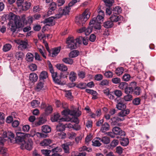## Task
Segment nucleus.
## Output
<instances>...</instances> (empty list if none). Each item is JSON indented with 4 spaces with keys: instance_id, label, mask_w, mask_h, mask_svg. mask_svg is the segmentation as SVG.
Here are the masks:
<instances>
[{
    "instance_id": "f257e3e1",
    "label": "nucleus",
    "mask_w": 156,
    "mask_h": 156,
    "mask_svg": "<svg viewBox=\"0 0 156 156\" xmlns=\"http://www.w3.org/2000/svg\"><path fill=\"white\" fill-rule=\"evenodd\" d=\"M98 15L96 18L94 17L90 22V24L93 25L94 28L96 29L99 30L101 28L100 23L103 21L104 14V12L100 9L98 10Z\"/></svg>"
},
{
    "instance_id": "f03ea898",
    "label": "nucleus",
    "mask_w": 156,
    "mask_h": 156,
    "mask_svg": "<svg viewBox=\"0 0 156 156\" xmlns=\"http://www.w3.org/2000/svg\"><path fill=\"white\" fill-rule=\"evenodd\" d=\"M90 14L89 9H86L81 15L76 17V23L79 26L83 25L90 18Z\"/></svg>"
},
{
    "instance_id": "7ed1b4c3",
    "label": "nucleus",
    "mask_w": 156,
    "mask_h": 156,
    "mask_svg": "<svg viewBox=\"0 0 156 156\" xmlns=\"http://www.w3.org/2000/svg\"><path fill=\"white\" fill-rule=\"evenodd\" d=\"M80 38L75 39L73 37H69L67 39L66 43L67 44V47L71 49H76L78 44L81 43Z\"/></svg>"
},
{
    "instance_id": "20e7f679",
    "label": "nucleus",
    "mask_w": 156,
    "mask_h": 156,
    "mask_svg": "<svg viewBox=\"0 0 156 156\" xmlns=\"http://www.w3.org/2000/svg\"><path fill=\"white\" fill-rule=\"evenodd\" d=\"M8 137V139H10L11 138H13L14 137V134L11 132H8L7 133L4 132L3 135L0 137V145H3L4 142L6 140V138Z\"/></svg>"
},
{
    "instance_id": "39448f33",
    "label": "nucleus",
    "mask_w": 156,
    "mask_h": 156,
    "mask_svg": "<svg viewBox=\"0 0 156 156\" xmlns=\"http://www.w3.org/2000/svg\"><path fill=\"white\" fill-rule=\"evenodd\" d=\"M33 142L32 140L29 139L24 141L21 144L20 147L22 149H26L28 150H30L33 148Z\"/></svg>"
},
{
    "instance_id": "423d86ee",
    "label": "nucleus",
    "mask_w": 156,
    "mask_h": 156,
    "mask_svg": "<svg viewBox=\"0 0 156 156\" xmlns=\"http://www.w3.org/2000/svg\"><path fill=\"white\" fill-rule=\"evenodd\" d=\"M51 120L53 122L58 121L59 122H69L70 119L66 117L60 118L59 114L58 113H56L51 116Z\"/></svg>"
},
{
    "instance_id": "0eeeda50",
    "label": "nucleus",
    "mask_w": 156,
    "mask_h": 156,
    "mask_svg": "<svg viewBox=\"0 0 156 156\" xmlns=\"http://www.w3.org/2000/svg\"><path fill=\"white\" fill-rule=\"evenodd\" d=\"M16 137L15 140L17 143L21 142H24V139L26 136H28L30 135L29 134H25L20 132H16Z\"/></svg>"
},
{
    "instance_id": "6e6552de",
    "label": "nucleus",
    "mask_w": 156,
    "mask_h": 156,
    "mask_svg": "<svg viewBox=\"0 0 156 156\" xmlns=\"http://www.w3.org/2000/svg\"><path fill=\"white\" fill-rule=\"evenodd\" d=\"M25 20V17L22 16L16 17V20L14 22L15 24L18 28L22 27L23 26V23Z\"/></svg>"
},
{
    "instance_id": "1a4fd4ad",
    "label": "nucleus",
    "mask_w": 156,
    "mask_h": 156,
    "mask_svg": "<svg viewBox=\"0 0 156 156\" xmlns=\"http://www.w3.org/2000/svg\"><path fill=\"white\" fill-rule=\"evenodd\" d=\"M15 41L16 43L19 44L18 48L20 50H23L27 48V43L26 42L20 40H15Z\"/></svg>"
},
{
    "instance_id": "9d476101",
    "label": "nucleus",
    "mask_w": 156,
    "mask_h": 156,
    "mask_svg": "<svg viewBox=\"0 0 156 156\" xmlns=\"http://www.w3.org/2000/svg\"><path fill=\"white\" fill-rule=\"evenodd\" d=\"M110 19L112 22H117L123 20V17L121 15L118 16L116 14H113L111 15Z\"/></svg>"
},
{
    "instance_id": "9b49d317",
    "label": "nucleus",
    "mask_w": 156,
    "mask_h": 156,
    "mask_svg": "<svg viewBox=\"0 0 156 156\" xmlns=\"http://www.w3.org/2000/svg\"><path fill=\"white\" fill-rule=\"evenodd\" d=\"M112 132L116 135H119L121 136H125V132L118 127H114L112 129Z\"/></svg>"
},
{
    "instance_id": "f8f14e48",
    "label": "nucleus",
    "mask_w": 156,
    "mask_h": 156,
    "mask_svg": "<svg viewBox=\"0 0 156 156\" xmlns=\"http://www.w3.org/2000/svg\"><path fill=\"white\" fill-rule=\"evenodd\" d=\"M44 81L39 80L37 83L35 88V90L37 91H40L44 90Z\"/></svg>"
},
{
    "instance_id": "ddd939ff",
    "label": "nucleus",
    "mask_w": 156,
    "mask_h": 156,
    "mask_svg": "<svg viewBox=\"0 0 156 156\" xmlns=\"http://www.w3.org/2000/svg\"><path fill=\"white\" fill-rule=\"evenodd\" d=\"M54 19L53 16L50 17L45 19L44 21V23L46 25L52 26L55 24Z\"/></svg>"
},
{
    "instance_id": "4468645a",
    "label": "nucleus",
    "mask_w": 156,
    "mask_h": 156,
    "mask_svg": "<svg viewBox=\"0 0 156 156\" xmlns=\"http://www.w3.org/2000/svg\"><path fill=\"white\" fill-rule=\"evenodd\" d=\"M96 139L99 140L105 144H108L110 142V139L109 137L107 136H104L101 138L97 137Z\"/></svg>"
},
{
    "instance_id": "2eb2a0df",
    "label": "nucleus",
    "mask_w": 156,
    "mask_h": 156,
    "mask_svg": "<svg viewBox=\"0 0 156 156\" xmlns=\"http://www.w3.org/2000/svg\"><path fill=\"white\" fill-rule=\"evenodd\" d=\"M56 68L62 71H66L68 69V68L66 66L63 64H57L56 65Z\"/></svg>"
},
{
    "instance_id": "dca6fc26",
    "label": "nucleus",
    "mask_w": 156,
    "mask_h": 156,
    "mask_svg": "<svg viewBox=\"0 0 156 156\" xmlns=\"http://www.w3.org/2000/svg\"><path fill=\"white\" fill-rule=\"evenodd\" d=\"M69 79L71 82L75 81L77 79V74L73 71L71 72L69 75Z\"/></svg>"
},
{
    "instance_id": "f3484780",
    "label": "nucleus",
    "mask_w": 156,
    "mask_h": 156,
    "mask_svg": "<svg viewBox=\"0 0 156 156\" xmlns=\"http://www.w3.org/2000/svg\"><path fill=\"white\" fill-rule=\"evenodd\" d=\"M121 110V111L118 114L119 116L120 117H124L126 116L129 114L130 112V111L128 109H125Z\"/></svg>"
},
{
    "instance_id": "a211bd4d",
    "label": "nucleus",
    "mask_w": 156,
    "mask_h": 156,
    "mask_svg": "<svg viewBox=\"0 0 156 156\" xmlns=\"http://www.w3.org/2000/svg\"><path fill=\"white\" fill-rule=\"evenodd\" d=\"M109 128V125L107 123L105 122L102 125L100 130L102 132L105 133L108 130Z\"/></svg>"
},
{
    "instance_id": "6ab92c4d",
    "label": "nucleus",
    "mask_w": 156,
    "mask_h": 156,
    "mask_svg": "<svg viewBox=\"0 0 156 156\" xmlns=\"http://www.w3.org/2000/svg\"><path fill=\"white\" fill-rule=\"evenodd\" d=\"M30 80L32 82H35L38 79L37 75L34 73H31L29 76Z\"/></svg>"
},
{
    "instance_id": "aec40b11",
    "label": "nucleus",
    "mask_w": 156,
    "mask_h": 156,
    "mask_svg": "<svg viewBox=\"0 0 156 156\" xmlns=\"http://www.w3.org/2000/svg\"><path fill=\"white\" fill-rule=\"evenodd\" d=\"M34 56L30 52H28L26 54L25 59L28 62H32L33 61Z\"/></svg>"
},
{
    "instance_id": "412c9836",
    "label": "nucleus",
    "mask_w": 156,
    "mask_h": 156,
    "mask_svg": "<svg viewBox=\"0 0 156 156\" xmlns=\"http://www.w3.org/2000/svg\"><path fill=\"white\" fill-rule=\"evenodd\" d=\"M52 143L51 140L49 139H45L41 142L40 144L41 146H47L51 144Z\"/></svg>"
},
{
    "instance_id": "4be33fe9",
    "label": "nucleus",
    "mask_w": 156,
    "mask_h": 156,
    "mask_svg": "<svg viewBox=\"0 0 156 156\" xmlns=\"http://www.w3.org/2000/svg\"><path fill=\"white\" fill-rule=\"evenodd\" d=\"M60 50V47L53 48L52 49V57H54L56 56L59 52Z\"/></svg>"
},
{
    "instance_id": "5701e85b",
    "label": "nucleus",
    "mask_w": 156,
    "mask_h": 156,
    "mask_svg": "<svg viewBox=\"0 0 156 156\" xmlns=\"http://www.w3.org/2000/svg\"><path fill=\"white\" fill-rule=\"evenodd\" d=\"M69 144L68 143L62 144V147L63 149L64 152L65 153L69 154Z\"/></svg>"
},
{
    "instance_id": "b1692460",
    "label": "nucleus",
    "mask_w": 156,
    "mask_h": 156,
    "mask_svg": "<svg viewBox=\"0 0 156 156\" xmlns=\"http://www.w3.org/2000/svg\"><path fill=\"white\" fill-rule=\"evenodd\" d=\"M48 77V73L45 71H43L41 72L39 76V80L44 81V80Z\"/></svg>"
},
{
    "instance_id": "393cba45",
    "label": "nucleus",
    "mask_w": 156,
    "mask_h": 156,
    "mask_svg": "<svg viewBox=\"0 0 156 156\" xmlns=\"http://www.w3.org/2000/svg\"><path fill=\"white\" fill-rule=\"evenodd\" d=\"M71 7V6H69L68 5V6H66L63 9H60L59 11H60L61 12L63 15H66L68 14L69 12Z\"/></svg>"
},
{
    "instance_id": "a878e982",
    "label": "nucleus",
    "mask_w": 156,
    "mask_h": 156,
    "mask_svg": "<svg viewBox=\"0 0 156 156\" xmlns=\"http://www.w3.org/2000/svg\"><path fill=\"white\" fill-rule=\"evenodd\" d=\"M46 121V119L45 117H41L39 121L36 123L35 125L36 126L41 125L45 123Z\"/></svg>"
},
{
    "instance_id": "bb28decb",
    "label": "nucleus",
    "mask_w": 156,
    "mask_h": 156,
    "mask_svg": "<svg viewBox=\"0 0 156 156\" xmlns=\"http://www.w3.org/2000/svg\"><path fill=\"white\" fill-rule=\"evenodd\" d=\"M62 77L60 76H58L53 80L54 82L59 85H63L64 83L61 80Z\"/></svg>"
},
{
    "instance_id": "cd10ccee",
    "label": "nucleus",
    "mask_w": 156,
    "mask_h": 156,
    "mask_svg": "<svg viewBox=\"0 0 156 156\" xmlns=\"http://www.w3.org/2000/svg\"><path fill=\"white\" fill-rule=\"evenodd\" d=\"M90 26L89 27H87V29L85 28V34L86 35H89L92 32L93 27H94L93 25H90L89 24Z\"/></svg>"
},
{
    "instance_id": "c85d7f7f",
    "label": "nucleus",
    "mask_w": 156,
    "mask_h": 156,
    "mask_svg": "<svg viewBox=\"0 0 156 156\" xmlns=\"http://www.w3.org/2000/svg\"><path fill=\"white\" fill-rule=\"evenodd\" d=\"M19 16L15 15L13 13L10 12L8 15V18L10 21V23L12 22L11 21L13 20L14 22L16 20V17H19Z\"/></svg>"
},
{
    "instance_id": "c756f323",
    "label": "nucleus",
    "mask_w": 156,
    "mask_h": 156,
    "mask_svg": "<svg viewBox=\"0 0 156 156\" xmlns=\"http://www.w3.org/2000/svg\"><path fill=\"white\" fill-rule=\"evenodd\" d=\"M42 130L43 132L47 133L51 131V128L48 126L44 125L42 126Z\"/></svg>"
},
{
    "instance_id": "7c9ffc66",
    "label": "nucleus",
    "mask_w": 156,
    "mask_h": 156,
    "mask_svg": "<svg viewBox=\"0 0 156 156\" xmlns=\"http://www.w3.org/2000/svg\"><path fill=\"white\" fill-rule=\"evenodd\" d=\"M73 110H70L69 109H65L62 112V115L65 116L69 115H73Z\"/></svg>"
},
{
    "instance_id": "2f4dec72",
    "label": "nucleus",
    "mask_w": 156,
    "mask_h": 156,
    "mask_svg": "<svg viewBox=\"0 0 156 156\" xmlns=\"http://www.w3.org/2000/svg\"><path fill=\"white\" fill-rule=\"evenodd\" d=\"M129 143V139L128 138H123L120 141L121 144L123 146H127Z\"/></svg>"
},
{
    "instance_id": "473e14b6",
    "label": "nucleus",
    "mask_w": 156,
    "mask_h": 156,
    "mask_svg": "<svg viewBox=\"0 0 156 156\" xmlns=\"http://www.w3.org/2000/svg\"><path fill=\"white\" fill-rule=\"evenodd\" d=\"M39 51L41 54L42 56L45 58H46V57L45 55V50H44V47L42 45H40V48H38Z\"/></svg>"
},
{
    "instance_id": "72a5a7b5",
    "label": "nucleus",
    "mask_w": 156,
    "mask_h": 156,
    "mask_svg": "<svg viewBox=\"0 0 156 156\" xmlns=\"http://www.w3.org/2000/svg\"><path fill=\"white\" fill-rule=\"evenodd\" d=\"M124 71L123 68L122 67H120L116 69L115 71V73L118 76H120L123 73Z\"/></svg>"
},
{
    "instance_id": "f704fd0d",
    "label": "nucleus",
    "mask_w": 156,
    "mask_h": 156,
    "mask_svg": "<svg viewBox=\"0 0 156 156\" xmlns=\"http://www.w3.org/2000/svg\"><path fill=\"white\" fill-rule=\"evenodd\" d=\"M62 61L67 64L72 65L73 62V60L69 58H63Z\"/></svg>"
},
{
    "instance_id": "c9c22d12",
    "label": "nucleus",
    "mask_w": 156,
    "mask_h": 156,
    "mask_svg": "<svg viewBox=\"0 0 156 156\" xmlns=\"http://www.w3.org/2000/svg\"><path fill=\"white\" fill-rule=\"evenodd\" d=\"M127 86H128V84L127 83L122 82L120 83L118 87L120 89L125 90L126 88L127 87Z\"/></svg>"
},
{
    "instance_id": "e433bc0d",
    "label": "nucleus",
    "mask_w": 156,
    "mask_h": 156,
    "mask_svg": "<svg viewBox=\"0 0 156 156\" xmlns=\"http://www.w3.org/2000/svg\"><path fill=\"white\" fill-rule=\"evenodd\" d=\"M116 108L119 110L125 109L126 105L122 103L119 102L116 105Z\"/></svg>"
},
{
    "instance_id": "4c0bfd02",
    "label": "nucleus",
    "mask_w": 156,
    "mask_h": 156,
    "mask_svg": "<svg viewBox=\"0 0 156 156\" xmlns=\"http://www.w3.org/2000/svg\"><path fill=\"white\" fill-rule=\"evenodd\" d=\"M9 25V28L10 29L11 31L12 32L13 34V33L16 32V30L17 27L15 24H13L12 23H10Z\"/></svg>"
},
{
    "instance_id": "58836bf2",
    "label": "nucleus",
    "mask_w": 156,
    "mask_h": 156,
    "mask_svg": "<svg viewBox=\"0 0 156 156\" xmlns=\"http://www.w3.org/2000/svg\"><path fill=\"white\" fill-rule=\"evenodd\" d=\"M24 56L23 52L20 51L16 52L15 54L16 58L18 60L22 59Z\"/></svg>"
},
{
    "instance_id": "ea45409f",
    "label": "nucleus",
    "mask_w": 156,
    "mask_h": 156,
    "mask_svg": "<svg viewBox=\"0 0 156 156\" xmlns=\"http://www.w3.org/2000/svg\"><path fill=\"white\" fill-rule=\"evenodd\" d=\"M79 55V51L77 50H73L71 52L69 56L70 58H73L77 57Z\"/></svg>"
},
{
    "instance_id": "a19ab883",
    "label": "nucleus",
    "mask_w": 156,
    "mask_h": 156,
    "mask_svg": "<svg viewBox=\"0 0 156 156\" xmlns=\"http://www.w3.org/2000/svg\"><path fill=\"white\" fill-rule=\"evenodd\" d=\"M12 45L9 44H5L3 48V50L4 52H6L10 50L12 48Z\"/></svg>"
},
{
    "instance_id": "79ce46f5",
    "label": "nucleus",
    "mask_w": 156,
    "mask_h": 156,
    "mask_svg": "<svg viewBox=\"0 0 156 156\" xmlns=\"http://www.w3.org/2000/svg\"><path fill=\"white\" fill-rule=\"evenodd\" d=\"M113 25L112 22L111 21H108L105 22L104 23V27L109 28L112 27Z\"/></svg>"
},
{
    "instance_id": "37998d69",
    "label": "nucleus",
    "mask_w": 156,
    "mask_h": 156,
    "mask_svg": "<svg viewBox=\"0 0 156 156\" xmlns=\"http://www.w3.org/2000/svg\"><path fill=\"white\" fill-rule=\"evenodd\" d=\"M113 14H117L121 13L122 10L120 7L116 6L113 8Z\"/></svg>"
},
{
    "instance_id": "c03bdc74",
    "label": "nucleus",
    "mask_w": 156,
    "mask_h": 156,
    "mask_svg": "<svg viewBox=\"0 0 156 156\" xmlns=\"http://www.w3.org/2000/svg\"><path fill=\"white\" fill-rule=\"evenodd\" d=\"M142 90L140 87H136L134 90L133 89V92L134 94L136 95H139L141 93Z\"/></svg>"
},
{
    "instance_id": "a18cd8bd",
    "label": "nucleus",
    "mask_w": 156,
    "mask_h": 156,
    "mask_svg": "<svg viewBox=\"0 0 156 156\" xmlns=\"http://www.w3.org/2000/svg\"><path fill=\"white\" fill-rule=\"evenodd\" d=\"M99 140L97 139L96 138L94 139L92 141V145L95 147H99L101 145V144L99 141Z\"/></svg>"
},
{
    "instance_id": "49530a36",
    "label": "nucleus",
    "mask_w": 156,
    "mask_h": 156,
    "mask_svg": "<svg viewBox=\"0 0 156 156\" xmlns=\"http://www.w3.org/2000/svg\"><path fill=\"white\" fill-rule=\"evenodd\" d=\"M40 104V102L37 100H33L31 103V106L33 108L39 106Z\"/></svg>"
},
{
    "instance_id": "de8ad7c7",
    "label": "nucleus",
    "mask_w": 156,
    "mask_h": 156,
    "mask_svg": "<svg viewBox=\"0 0 156 156\" xmlns=\"http://www.w3.org/2000/svg\"><path fill=\"white\" fill-rule=\"evenodd\" d=\"M65 126L62 124L59 123L56 126V129L58 131H62L65 129Z\"/></svg>"
},
{
    "instance_id": "09e8293b",
    "label": "nucleus",
    "mask_w": 156,
    "mask_h": 156,
    "mask_svg": "<svg viewBox=\"0 0 156 156\" xmlns=\"http://www.w3.org/2000/svg\"><path fill=\"white\" fill-rule=\"evenodd\" d=\"M123 99L126 101H130L132 100L133 97L131 95L128 94L124 97Z\"/></svg>"
},
{
    "instance_id": "8fccbe9b",
    "label": "nucleus",
    "mask_w": 156,
    "mask_h": 156,
    "mask_svg": "<svg viewBox=\"0 0 156 156\" xmlns=\"http://www.w3.org/2000/svg\"><path fill=\"white\" fill-rule=\"evenodd\" d=\"M114 94L117 98H119L121 97L122 95V92L120 90H116L113 91Z\"/></svg>"
},
{
    "instance_id": "3c124183",
    "label": "nucleus",
    "mask_w": 156,
    "mask_h": 156,
    "mask_svg": "<svg viewBox=\"0 0 156 156\" xmlns=\"http://www.w3.org/2000/svg\"><path fill=\"white\" fill-rule=\"evenodd\" d=\"M105 76L107 78H112L113 76V73L110 71H107L105 72L104 73Z\"/></svg>"
},
{
    "instance_id": "603ef678",
    "label": "nucleus",
    "mask_w": 156,
    "mask_h": 156,
    "mask_svg": "<svg viewBox=\"0 0 156 156\" xmlns=\"http://www.w3.org/2000/svg\"><path fill=\"white\" fill-rule=\"evenodd\" d=\"M56 8V4L55 2H53L51 3V4L50 6V10H49L48 13V14H49V12H51V11H53L55 10Z\"/></svg>"
},
{
    "instance_id": "864d4df0",
    "label": "nucleus",
    "mask_w": 156,
    "mask_h": 156,
    "mask_svg": "<svg viewBox=\"0 0 156 156\" xmlns=\"http://www.w3.org/2000/svg\"><path fill=\"white\" fill-rule=\"evenodd\" d=\"M124 90L125 93L129 94L133 92V89L132 87H128V86H127V87Z\"/></svg>"
},
{
    "instance_id": "5fc2aeb1",
    "label": "nucleus",
    "mask_w": 156,
    "mask_h": 156,
    "mask_svg": "<svg viewBox=\"0 0 156 156\" xmlns=\"http://www.w3.org/2000/svg\"><path fill=\"white\" fill-rule=\"evenodd\" d=\"M24 0H17L16 1V4L17 6L20 8H23V4H24Z\"/></svg>"
},
{
    "instance_id": "6e6d98bb",
    "label": "nucleus",
    "mask_w": 156,
    "mask_h": 156,
    "mask_svg": "<svg viewBox=\"0 0 156 156\" xmlns=\"http://www.w3.org/2000/svg\"><path fill=\"white\" fill-rule=\"evenodd\" d=\"M105 4L107 5L110 6L112 5V4L114 3V0H102Z\"/></svg>"
},
{
    "instance_id": "4d7b16f0",
    "label": "nucleus",
    "mask_w": 156,
    "mask_h": 156,
    "mask_svg": "<svg viewBox=\"0 0 156 156\" xmlns=\"http://www.w3.org/2000/svg\"><path fill=\"white\" fill-rule=\"evenodd\" d=\"M72 112L73 113V114L72 115H74L77 117L80 116L81 114V112L78 110H73Z\"/></svg>"
},
{
    "instance_id": "13d9d810",
    "label": "nucleus",
    "mask_w": 156,
    "mask_h": 156,
    "mask_svg": "<svg viewBox=\"0 0 156 156\" xmlns=\"http://www.w3.org/2000/svg\"><path fill=\"white\" fill-rule=\"evenodd\" d=\"M52 111V108L51 106H48L45 109V112L46 114L48 115L51 113Z\"/></svg>"
},
{
    "instance_id": "bf43d9fd",
    "label": "nucleus",
    "mask_w": 156,
    "mask_h": 156,
    "mask_svg": "<svg viewBox=\"0 0 156 156\" xmlns=\"http://www.w3.org/2000/svg\"><path fill=\"white\" fill-rule=\"evenodd\" d=\"M30 69L32 71H34L37 70V67L34 64H31L29 66Z\"/></svg>"
},
{
    "instance_id": "052dcab7",
    "label": "nucleus",
    "mask_w": 156,
    "mask_h": 156,
    "mask_svg": "<svg viewBox=\"0 0 156 156\" xmlns=\"http://www.w3.org/2000/svg\"><path fill=\"white\" fill-rule=\"evenodd\" d=\"M130 78V75L128 74H125L122 76V79L125 81H128Z\"/></svg>"
},
{
    "instance_id": "680f3d73",
    "label": "nucleus",
    "mask_w": 156,
    "mask_h": 156,
    "mask_svg": "<svg viewBox=\"0 0 156 156\" xmlns=\"http://www.w3.org/2000/svg\"><path fill=\"white\" fill-rule=\"evenodd\" d=\"M119 143L118 140L115 139L111 142L110 145L112 147H115L118 145Z\"/></svg>"
},
{
    "instance_id": "e2e57ef3",
    "label": "nucleus",
    "mask_w": 156,
    "mask_h": 156,
    "mask_svg": "<svg viewBox=\"0 0 156 156\" xmlns=\"http://www.w3.org/2000/svg\"><path fill=\"white\" fill-rule=\"evenodd\" d=\"M140 101L139 98H137L133 101V103L134 105H137L140 104Z\"/></svg>"
},
{
    "instance_id": "0e129e2a",
    "label": "nucleus",
    "mask_w": 156,
    "mask_h": 156,
    "mask_svg": "<svg viewBox=\"0 0 156 156\" xmlns=\"http://www.w3.org/2000/svg\"><path fill=\"white\" fill-rule=\"evenodd\" d=\"M5 116L4 114L0 112V124H3L4 122Z\"/></svg>"
},
{
    "instance_id": "69168bd1",
    "label": "nucleus",
    "mask_w": 156,
    "mask_h": 156,
    "mask_svg": "<svg viewBox=\"0 0 156 156\" xmlns=\"http://www.w3.org/2000/svg\"><path fill=\"white\" fill-rule=\"evenodd\" d=\"M113 94H114L113 91L110 92L109 94H108V97L111 100H115L116 99L115 98V97Z\"/></svg>"
},
{
    "instance_id": "338daca9",
    "label": "nucleus",
    "mask_w": 156,
    "mask_h": 156,
    "mask_svg": "<svg viewBox=\"0 0 156 156\" xmlns=\"http://www.w3.org/2000/svg\"><path fill=\"white\" fill-rule=\"evenodd\" d=\"M86 91L87 93L91 94L94 96H95L97 94V93L96 91L92 90L86 89Z\"/></svg>"
},
{
    "instance_id": "774afa93",
    "label": "nucleus",
    "mask_w": 156,
    "mask_h": 156,
    "mask_svg": "<svg viewBox=\"0 0 156 156\" xmlns=\"http://www.w3.org/2000/svg\"><path fill=\"white\" fill-rule=\"evenodd\" d=\"M112 82L115 84H118L121 82V79L118 77H115L112 79Z\"/></svg>"
}]
</instances>
